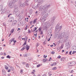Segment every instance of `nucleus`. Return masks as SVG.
I'll use <instances>...</instances> for the list:
<instances>
[{
  "label": "nucleus",
  "instance_id": "f257e3e1",
  "mask_svg": "<svg viewBox=\"0 0 76 76\" xmlns=\"http://www.w3.org/2000/svg\"><path fill=\"white\" fill-rule=\"evenodd\" d=\"M56 19V17H53L51 18V21L50 23L47 22L46 23H45L43 25V27L44 29H47V28L53 25L54 24V20Z\"/></svg>",
  "mask_w": 76,
  "mask_h": 76
},
{
  "label": "nucleus",
  "instance_id": "f03ea898",
  "mask_svg": "<svg viewBox=\"0 0 76 76\" xmlns=\"http://www.w3.org/2000/svg\"><path fill=\"white\" fill-rule=\"evenodd\" d=\"M16 2V0L12 1L9 4L8 6L10 9H12L15 7V3Z\"/></svg>",
  "mask_w": 76,
  "mask_h": 76
},
{
  "label": "nucleus",
  "instance_id": "7ed1b4c3",
  "mask_svg": "<svg viewBox=\"0 0 76 76\" xmlns=\"http://www.w3.org/2000/svg\"><path fill=\"white\" fill-rule=\"evenodd\" d=\"M19 11V9H18V6L15 5L14 7V11L13 12V14L15 15L16 16L19 15L18 13V11Z\"/></svg>",
  "mask_w": 76,
  "mask_h": 76
},
{
  "label": "nucleus",
  "instance_id": "20e7f679",
  "mask_svg": "<svg viewBox=\"0 0 76 76\" xmlns=\"http://www.w3.org/2000/svg\"><path fill=\"white\" fill-rule=\"evenodd\" d=\"M28 1H27L26 2L23 3H20V7H23L25 6L26 5L27 6H29V4L28 3Z\"/></svg>",
  "mask_w": 76,
  "mask_h": 76
},
{
  "label": "nucleus",
  "instance_id": "39448f33",
  "mask_svg": "<svg viewBox=\"0 0 76 76\" xmlns=\"http://www.w3.org/2000/svg\"><path fill=\"white\" fill-rule=\"evenodd\" d=\"M61 28H62L61 26H59L58 25H56L55 29V31H60L61 29Z\"/></svg>",
  "mask_w": 76,
  "mask_h": 76
},
{
  "label": "nucleus",
  "instance_id": "423d86ee",
  "mask_svg": "<svg viewBox=\"0 0 76 76\" xmlns=\"http://www.w3.org/2000/svg\"><path fill=\"white\" fill-rule=\"evenodd\" d=\"M45 7L44 5L43 6L41 5L39 7V9L40 11H43L45 9Z\"/></svg>",
  "mask_w": 76,
  "mask_h": 76
},
{
  "label": "nucleus",
  "instance_id": "0eeeda50",
  "mask_svg": "<svg viewBox=\"0 0 76 76\" xmlns=\"http://www.w3.org/2000/svg\"><path fill=\"white\" fill-rule=\"evenodd\" d=\"M43 1H41L40 2L38 3V4H37V8L39 7V6H40V4H42Z\"/></svg>",
  "mask_w": 76,
  "mask_h": 76
},
{
  "label": "nucleus",
  "instance_id": "6e6552de",
  "mask_svg": "<svg viewBox=\"0 0 76 76\" xmlns=\"http://www.w3.org/2000/svg\"><path fill=\"white\" fill-rule=\"evenodd\" d=\"M69 64H71L70 66H75L76 64V62L75 61H72L69 62Z\"/></svg>",
  "mask_w": 76,
  "mask_h": 76
},
{
  "label": "nucleus",
  "instance_id": "1a4fd4ad",
  "mask_svg": "<svg viewBox=\"0 0 76 76\" xmlns=\"http://www.w3.org/2000/svg\"><path fill=\"white\" fill-rule=\"evenodd\" d=\"M44 5L45 7V9H48L49 7H50L51 6V5L50 4H49L48 5H47V4H45Z\"/></svg>",
  "mask_w": 76,
  "mask_h": 76
},
{
  "label": "nucleus",
  "instance_id": "9d476101",
  "mask_svg": "<svg viewBox=\"0 0 76 76\" xmlns=\"http://www.w3.org/2000/svg\"><path fill=\"white\" fill-rule=\"evenodd\" d=\"M17 21L16 20H14V21H13L12 23V25L13 26H14L17 23Z\"/></svg>",
  "mask_w": 76,
  "mask_h": 76
},
{
  "label": "nucleus",
  "instance_id": "9b49d317",
  "mask_svg": "<svg viewBox=\"0 0 76 76\" xmlns=\"http://www.w3.org/2000/svg\"><path fill=\"white\" fill-rule=\"evenodd\" d=\"M30 47V46L28 45H26V47H25V48H26V50L27 51L29 49V48Z\"/></svg>",
  "mask_w": 76,
  "mask_h": 76
},
{
  "label": "nucleus",
  "instance_id": "f8f14e48",
  "mask_svg": "<svg viewBox=\"0 0 76 76\" xmlns=\"http://www.w3.org/2000/svg\"><path fill=\"white\" fill-rule=\"evenodd\" d=\"M45 11H47V10H44V11L42 12L41 13V15L42 16H43V15H44L45 14Z\"/></svg>",
  "mask_w": 76,
  "mask_h": 76
},
{
  "label": "nucleus",
  "instance_id": "ddd939ff",
  "mask_svg": "<svg viewBox=\"0 0 76 76\" xmlns=\"http://www.w3.org/2000/svg\"><path fill=\"white\" fill-rule=\"evenodd\" d=\"M72 49L73 50H76V46H73L72 47Z\"/></svg>",
  "mask_w": 76,
  "mask_h": 76
},
{
  "label": "nucleus",
  "instance_id": "4468645a",
  "mask_svg": "<svg viewBox=\"0 0 76 76\" xmlns=\"http://www.w3.org/2000/svg\"><path fill=\"white\" fill-rule=\"evenodd\" d=\"M48 17V14L47 13L44 16V18H46L47 17Z\"/></svg>",
  "mask_w": 76,
  "mask_h": 76
},
{
  "label": "nucleus",
  "instance_id": "2eb2a0df",
  "mask_svg": "<svg viewBox=\"0 0 76 76\" xmlns=\"http://www.w3.org/2000/svg\"><path fill=\"white\" fill-rule=\"evenodd\" d=\"M41 20L42 22H45L46 20V19L44 17L41 19Z\"/></svg>",
  "mask_w": 76,
  "mask_h": 76
},
{
  "label": "nucleus",
  "instance_id": "dca6fc26",
  "mask_svg": "<svg viewBox=\"0 0 76 76\" xmlns=\"http://www.w3.org/2000/svg\"><path fill=\"white\" fill-rule=\"evenodd\" d=\"M41 30H42V27H40L38 29L39 32H40L41 31H41Z\"/></svg>",
  "mask_w": 76,
  "mask_h": 76
},
{
  "label": "nucleus",
  "instance_id": "f3484780",
  "mask_svg": "<svg viewBox=\"0 0 76 76\" xmlns=\"http://www.w3.org/2000/svg\"><path fill=\"white\" fill-rule=\"evenodd\" d=\"M5 69L7 70H8V69H9V67L7 66V65H5Z\"/></svg>",
  "mask_w": 76,
  "mask_h": 76
},
{
  "label": "nucleus",
  "instance_id": "a211bd4d",
  "mask_svg": "<svg viewBox=\"0 0 76 76\" xmlns=\"http://www.w3.org/2000/svg\"><path fill=\"white\" fill-rule=\"evenodd\" d=\"M66 37V38H69V35L68 33H66L65 34Z\"/></svg>",
  "mask_w": 76,
  "mask_h": 76
},
{
  "label": "nucleus",
  "instance_id": "6ab92c4d",
  "mask_svg": "<svg viewBox=\"0 0 76 76\" xmlns=\"http://www.w3.org/2000/svg\"><path fill=\"white\" fill-rule=\"evenodd\" d=\"M14 31H15L14 28L12 29L10 31V33H11V34H13V33L14 32Z\"/></svg>",
  "mask_w": 76,
  "mask_h": 76
},
{
  "label": "nucleus",
  "instance_id": "aec40b11",
  "mask_svg": "<svg viewBox=\"0 0 76 76\" xmlns=\"http://www.w3.org/2000/svg\"><path fill=\"white\" fill-rule=\"evenodd\" d=\"M3 6H0V12L1 11V10H2V9H3Z\"/></svg>",
  "mask_w": 76,
  "mask_h": 76
},
{
  "label": "nucleus",
  "instance_id": "412c9836",
  "mask_svg": "<svg viewBox=\"0 0 76 76\" xmlns=\"http://www.w3.org/2000/svg\"><path fill=\"white\" fill-rule=\"evenodd\" d=\"M37 18H36V19H35L33 21V24H35V23L36 22V21H37Z\"/></svg>",
  "mask_w": 76,
  "mask_h": 76
},
{
  "label": "nucleus",
  "instance_id": "4be33fe9",
  "mask_svg": "<svg viewBox=\"0 0 76 76\" xmlns=\"http://www.w3.org/2000/svg\"><path fill=\"white\" fill-rule=\"evenodd\" d=\"M25 49V46H24L21 49V51H23Z\"/></svg>",
  "mask_w": 76,
  "mask_h": 76
},
{
  "label": "nucleus",
  "instance_id": "5701e85b",
  "mask_svg": "<svg viewBox=\"0 0 76 76\" xmlns=\"http://www.w3.org/2000/svg\"><path fill=\"white\" fill-rule=\"evenodd\" d=\"M10 19H12V20H14V17H10Z\"/></svg>",
  "mask_w": 76,
  "mask_h": 76
},
{
  "label": "nucleus",
  "instance_id": "b1692460",
  "mask_svg": "<svg viewBox=\"0 0 76 76\" xmlns=\"http://www.w3.org/2000/svg\"><path fill=\"white\" fill-rule=\"evenodd\" d=\"M48 60H47V59H44L43 60V61H44V62H45V61H47Z\"/></svg>",
  "mask_w": 76,
  "mask_h": 76
},
{
  "label": "nucleus",
  "instance_id": "393cba45",
  "mask_svg": "<svg viewBox=\"0 0 76 76\" xmlns=\"http://www.w3.org/2000/svg\"><path fill=\"white\" fill-rule=\"evenodd\" d=\"M22 25L21 24V23L20 22L18 24V26H20Z\"/></svg>",
  "mask_w": 76,
  "mask_h": 76
},
{
  "label": "nucleus",
  "instance_id": "a878e982",
  "mask_svg": "<svg viewBox=\"0 0 76 76\" xmlns=\"http://www.w3.org/2000/svg\"><path fill=\"white\" fill-rule=\"evenodd\" d=\"M7 58H11V57L10 56H9V55H8L7 56Z\"/></svg>",
  "mask_w": 76,
  "mask_h": 76
},
{
  "label": "nucleus",
  "instance_id": "bb28decb",
  "mask_svg": "<svg viewBox=\"0 0 76 76\" xmlns=\"http://www.w3.org/2000/svg\"><path fill=\"white\" fill-rule=\"evenodd\" d=\"M14 40H15V38H13L11 40V42H14Z\"/></svg>",
  "mask_w": 76,
  "mask_h": 76
},
{
  "label": "nucleus",
  "instance_id": "cd10ccee",
  "mask_svg": "<svg viewBox=\"0 0 76 76\" xmlns=\"http://www.w3.org/2000/svg\"><path fill=\"white\" fill-rule=\"evenodd\" d=\"M4 13H5V10H4L3 11H2L1 12V14H3Z\"/></svg>",
  "mask_w": 76,
  "mask_h": 76
},
{
  "label": "nucleus",
  "instance_id": "c85d7f7f",
  "mask_svg": "<svg viewBox=\"0 0 76 76\" xmlns=\"http://www.w3.org/2000/svg\"><path fill=\"white\" fill-rule=\"evenodd\" d=\"M56 69H57L56 67H55L52 69V70H56Z\"/></svg>",
  "mask_w": 76,
  "mask_h": 76
},
{
  "label": "nucleus",
  "instance_id": "c756f323",
  "mask_svg": "<svg viewBox=\"0 0 76 76\" xmlns=\"http://www.w3.org/2000/svg\"><path fill=\"white\" fill-rule=\"evenodd\" d=\"M23 69H21L20 71V73L21 74H22L23 73Z\"/></svg>",
  "mask_w": 76,
  "mask_h": 76
},
{
  "label": "nucleus",
  "instance_id": "7c9ffc66",
  "mask_svg": "<svg viewBox=\"0 0 76 76\" xmlns=\"http://www.w3.org/2000/svg\"><path fill=\"white\" fill-rule=\"evenodd\" d=\"M40 35H43V31H40Z\"/></svg>",
  "mask_w": 76,
  "mask_h": 76
},
{
  "label": "nucleus",
  "instance_id": "2f4dec72",
  "mask_svg": "<svg viewBox=\"0 0 76 76\" xmlns=\"http://www.w3.org/2000/svg\"><path fill=\"white\" fill-rule=\"evenodd\" d=\"M48 75H49V76H51V75H52V74H51V72H48Z\"/></svg>",
  "mask_w": 76,
  "mask_h": 76
},
{
  "label": "nucleus",
  "instance_id": "473e14b6",
  "mask_svg": "<svg viewBox=\"0 0 76 76\" xmlns=\"http://www.w3.org/2000/svg\"><path fill=\"white\" fill-rule=\"evenodd\" d=\"M63 48V45H61V47L60 48V49H62Z\"/></svg>",
  "mask_w": 76,
  "mask_h": 76
},
{
  "label": "nucleus",
  "instance_id": "72a5a7b5",
  "mask_svg": "<svg viewBox=\"0 0 76 76\" xmlns=\"http://www.w3.org/2000/svg\"><path fill=\"white\" fill-rule=\"evenodd\" d=\"M26 44V42H25L23 44V45L22 46H24V45H25Z\"/></svg>",
  "mask_w": 76,
  "mask_h": 76
},
{
  "label": "nucleus",
  "instance_id": "f704fd0d",
  "mask_svg": "<svg viewBox=\"0 0 76 76\" xmlns=\"http://www.w3.org/2000/svg\"><path fill=\"white\" fill-rule=\"evenodd\" d=\"M37 29V27H35V28L34 29V30H33L34 32H35L36 30Z\"/></svg>",
  "mask_w": 76,
  "mask_h": 76
},
{
  "label": "nucleus",
  "instance_id": "c9c22d12",
  "mask_svg": "<svg viewBox=\"0 0 76 76\" xmlns=\"http://www.w3.org/2000/svg\"><path fill=\"white\" fill-rule=\"evenodd\" d=\"M26 67H29V65H28V64H26Z\"/></svg>",
  "mask_w": 76,
  "mask_h": 76
},
{
  "label": "nucleus",
  "instance_id": "e433bc0d",
  "mask_svg": "<svg viewBox=\"0 0 76 76\" xmlns=\"http://www.w3.org/2000/svg\"><path fill=\"white\" fill-rule=\"evenodd\" d=\"M54 66H56V64H57V63H56V62H53V64Z\"/></svg>",
  "mask_w": 76,
  "mask_h": 76
},
{
  "label": "nucleus",
  "instance_id": "4c0bfd02",
  "mask_svg": "<svg viewBox=\"0 0 76 76\" xmlns=\"http://www.w3.org/2000/svg\"><path fill=\"white\" fill-rule=\"evenodd\" d=\"M39 45V43H37L36 44L37 47Z\"/></svg>",
  "mask_w": 76,
  "mask_h": 76
},
{
  "label": "nucleus",
  "instance_id": "58836bf2",
  "mask_svg": "<svg viewBox=\"0 0 76 76\" xmlns=\"http://www.w3.org/2000/svg\"><path fill=\"white\" fill-rule=\"evenodd\" d=\"M40 66H41V65L39 64L37 65V67H39Z\"/></svg>",
  "mask_w": 76,
  "mask_h": 76
},
{
  "label": "nucleus",
  "instance_id": "ea45409f",
  "mask_svg": "<svg viewBox=\"0 0 76 76\" xmlns=\"http://www.w3.org/2000/svg\"><path fill=\"white\" fill-rule=\"evenodd\" d=\"M76 53V51H73L72 53V54H74L75 53Z\"/></svg>",
  "mask_w": 76,
  "mask_h": 76
},
{
  "label": "nucleus",
  "instance_id": "a19ab883",
  "mask_svg": "<svg viewBox=\"0 0 76 76\" xmlns=\"http://www.w3.org/2000/svg\"><path fill=\"white\" fill-rule=\"evenodd\" d=\"M57 35H55L54 36V38H57Z\"/></svg>",
  "mask_w": 76,
  "mask_h": 76
},
{
  "label": "nucleus",
  "instance_id": "79ce46f5",
  "mask_svg": "<svg viewBox=\"0 0 76 76\" xmlns=\"http://www.w3.org/2000/svg\"><path fill=\"white\" fill-rule=\"evenodd\" d=\"M2 74L4 75H6L5 73L3 72V71H2Z\"/></svg>",
  "mask_w": 76,
  "mask_h": 76
},
{
  "label": "nucleus",
  "instance_id": "37998d69",
  "mask_svg": "<svg viewBox=\"0 0 76 76\" xmlns=\"http://www.w3.org/2000/svg\"><path fill=\"white\" fill-rule=\"evenodd\" d=\"M23 56L24 57H27V55H24Z\"/></svg>",
  "mask_w": 76,
  "mask_h": 76
},
{
  "label": "nucleus",
  "instance_id": "c03bdc74",
  "mask_svg": "<svg viewBox=\"0 0 76 76\" xmlns=\"http://www.w3.org/2000/svg\"><path fill=\"white\" fill-rule=\"evenodd\" d=\"M61 58V56H58L57 57L58 58Z\"/></svg>",
  "mask_w": 76,
  "mask_h": 76
},
{
  "label": "nucleus",
  "instance_id": "a18cd8bd",
  "mask_svg": "<svg viewBox=\"0 0 76 76\" xmlns=\"http://www.w3.org/2000/svg\"><path fill=\"white\" fill-rule=\"evenodd\" d=\"M43 57H44V58H46V57H47V56H46L45 55H44L43 56Z\"/></svg>",
  "mask_w": 76,
  "mask_h": 76
},
{
  "label": "nucleus",
  "instance_id": "49530a36",
  "mask_svg": "<svg viewBox=\"0 0 76 76\" xmlns=\"http://www.w3.org/2000/svg\"><path fill=\"white\" fill-rule=\"evenodd\" d=\"M55 53V52L54 51H52L51 52V54H54Z\"/></svg>",
  "mask_w": 76,
  "mask_h": 76
},
{
  "label": "nucleus",
  "instance_id": "de8ad7c7",
  "mask_svg": "<svg viewBox=\"0 0 76 76\" xmlns=\"http://www.w3.org/2000/svg\"><path fill=\"white\" fill-rule=\"evenodd\" d=\"M72 51H70V52H69V54L70 55H72Z\"/></svg>",
  "mask_w": 76,
  "mask_h": 76
},
{
  "label": "nucleus",
  "instance_id": "09e8293b",
  "mask_svg": "<svg viewBox=\"0 0 76 76\" xmlns=\"http://www.w3.org/2000/svg\"><path fill=\"white\" fill-rule=\"evenodd\" d=\"M27 29H28V28L26 27L24 28V30H25V31H26V30H27Z\"/></svg>",
  "mask_w": 76,
  "mask_h": 76
},
{
  "label": "nucleus",
  "instance_id": "8fccbe9b",
  "mask_svg": "<svg viewBox=\"0 0 76 76\" xmlns=\"http://www.w3.org/2000/svg\"><path fill=\"white\" fill-rule=\"evenodd\" d=\"M28 32L29 34H30V33H31V31L30 30H28Z\"/></svg>",
  "mask_w": 76,
  "mask_h": 76
},
{
  "label": "nucleus",
  "instance_id": "3c124183",
  "mask_svg": "<svg viewBox=\"0 0 76 76\" xmlns=\"http://www.w3.org/2000/svg\"><path fill=\"white\" fill-rule=\"evenodd\" d=\"M10 71H11V69H9V70L8 71V72H10Z\"/></svg>",
  "mask_w": 76,
  "mask_h": 76
},
{
  "label": "nucleus",
  "instance_id": "603ef678",
  "mask_svg": "<svg viewBox=\"0 0 76 76\" xmlns=\"http://www.w3.org/2000/svg\"><path fill=\"white\" fill-rule=\"evenodd\" d=\"M45 41L43 43V44L44 45H45L46 44V43H45Z\"/></svg>",
  "mask_w": 76,
  "mask_h": 76
},
{
  "label": "nucleus",
  "instance_id": "864d4df0",
  "mask_svg": "<svg viewBox=\"0 0 76 76\" xmlns=\"http://www.w3.org/2000/svg\"><path fill=\"white\" fill-rule=\"evenodd\" d=\"M22 63L24 65H25V62H22Z\"/></svg>",
  "mask_w": 76,
  "mask_h": 76
},
{
  "label": "nucleus",
  "instance_id": "5fc2aeb1",
  "mask_svg": "<svg viewBox=\"0 0 76 76\" xmlns=\"http://www.w3.org/2000/svg\"><path fill=\"white\" fill-rule=\"evenodd\" d=\"M71 73H73V70H72L70 72Z\"/></svg>",
  "mask_w": 76,
  "mask_h": 76
},
{
  "label": "nucleus",
  "instance_id": "6e6d98bb",
  "mask_svg": "<svg viewBox=\"0 0 76 76\" xmlns=\"http://www.w3.org/2000/svg\"><path fill=\"white\" fill-rule=\"evenodd\" d=\"M49 31H48V34H51V32H49Z\"/></svg>",
  "mask_w": 76,
  "mask_h": 76
},
{
  "label": "nucleus",
  "instance_id": "4d7b16f0",
  "mask_svg": "<svg viewBox=\"0 0 76 76\" xmlns=\"http://www.w3.org/2000/svg\"><path fill=\"white\" fill-rule=\"evenodd\" d=\"M20 30V28H18V29L17 30V31H18L19 30Z\"/></svg>",
  "mask_w": 76,
  "mask_h": 76
},
{
  "label": "nucleus",
  "instance_id": "13d9d810",
  "mask_svg": "<svg viewBox=\"0 0 76 76\" xmlns=\"http://www.w3.org/2000/svg\"><path fill=\"white\" fill-rule=\"evenodd\" d=\"M32 23V21H30V24H31Z\"/></svg>",
  "mask_w": 76,
  "mask_h": 76
},
{
  "label": "nucleus",
  "instance_id": "bf43d9fd",
  "mask_svg": "<svg viewBox=\"0 0 76 76\" xmlns=\"http://www.w3.org/2000/svg\"><path fill=\"white\" fill-rule=\"evenodd\" d=\"M1 58L2 59H4V57L3 56H2V57H1Z\"/></svg>",
  "mask_w": 76,
  "mask_h": 76
},
{
  "label": "nucleus",
  "instance_id": "052dcab7",
  "mask_svg": "<svg viewBox=\"0 0 76 76\" xmlns=\"http://www.w3.org/2000/svg\"><path fill=\"white\" fill-rule=\"evenodd\" d=\"M63 59H64V58H61V61H63Z\"/></svg>",
  "mask_w": 76,
  "mask_h": 76
},
{
  "label": "nucleus",
  "instance_id": "680f3d73",
  "mask_svg": "<svg viewBox=\"0 0 76 76\" xmlns=\"http://www.w3.org/2000/svg\"><path fill=\"white\" fill-rule=\"evenodd\" d=\"M22 39L23 40H25V39L24 38H22Z\"/></svg>",
  "mask_w": 76,
  "mask_h": 76
},
{
  "label": "nucleus",
  "instance_id": "e2e57ef3",
  "mask_svg": "<svg viewBox=\"0 0 76 76\" xmlns=\"http://www.w3.org/2000/svg\"><path fill=\"white\" fill-rule=\"evenodd\" d=\"M64 52V50H62V53H63Z\"/></svg>",
  "mask_w": 76,
  "mask_h": 76
},
{
  "label": "nucleus",
  "instance_id": "0e129e2a",
  "mask_svg": "<svg viewBox=\"0 0 76 76\" xmlns=\"http://www.w3.org/2000/svg\"><path fill=\"white\" fill-rule=\"evenodd\" d=\"M31 73L34 74V75L35 74V73H34V72H32Z\"/></svg>",
  "mask_w": 76,
  "mask_h": 76
},
{
  "label": "nucleus",
  "instance_id": "69168bd1",
  "mask_svg": "<svg viewBox=\"0 0 76 76\" xmlns=\"http://www.w3.org/2000/svg\"><path fill=\"white\" fill-rule=\"evenodd\" d=\"M50 66H54V64H51Z\"/></svg>",
  "mask_w": 76,
  "mask_h": 76
},
{
  "label": "nucleus",
  "instance_id": "338daca9",
  "mask_svg": "<svg viewBox=\"0 0 76 76\" xmlns=\"http://www.w3.org/2000/svg\"><path fill=\"white\" fill-rule=\"evenodd\" d=\"M14 43H16V40H15L14 41Z\"/></svg>",
  "mask_w": 76,
  "mask_h": 76
},
{
  "label": "nucleus",
  "instance_id": "774afa93",
  "mask_svg": "<svg viewBox=\"0 0 76 76\" xmlns=\"http://www.w3.org/2000/svg\"><path fill=\"white\" fill-rule=\"evenodd\" d=\"M50 38L48 40V41L49 42L50 41Z\"/></svg>",
  "mask_w": 76,
  "mask_h": 76
}]
</instances>
